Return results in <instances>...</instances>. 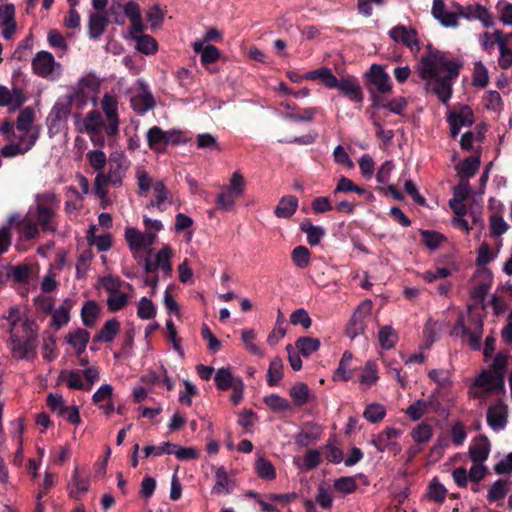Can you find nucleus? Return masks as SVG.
Returning <instances> with one entry per match:
<instances>
[{
	"label": "nucleus",
	"instance_id": "obj_4",
	"mask_svg": "<svg viewBox=\"0 0 512 512\" xmlns=\"http://www.w3.org/2000/svg\"><path fill=\"white\" fill-rule=\"evenodd\" d=\"M101 108L107 120L105 133L108 137H114L119 133L118 103L115 96L105 94L101 101Z\"/></svg>",
	"mask_w": 512,
	"mask_h": 512
},
{
	"label": "nucleus",
	"instance_id": "obj_62",
	"mask_svg": "<svg viewBox=\"0 0 512 512\" xmlns=\"http://www.w3.org/2000/svg\"><path fill=\"white\" fill-rule=\"evenodd\" d=\"M334 488L341 493L350 494L357 489V483L353 477H340L334 481Z\"/></svg>",
	"mask_w": 512,
	"mask_h": 512
},
{
	"label": "nucleus",
	"instance_id": "obj_15",
	"mask_svg": "<svg viewBox=\"0 0 512 512\" xmlns=\"http://www.w3.org/2000/svg\"><path fill=\"white\" fill-rule=\"evenodd\" d=\"M474 385L485 387L488 391H500L504 389L503 375H492L490 371H483L475 380Z\"/></svg>",
	"mask_w": 512,
	"mask_h": 512
},
{
	"label": "nucleus",
	"instance_id": "obj_61",
	"mask_svg": "<svg viewBox=\"0 0 512 512\" xmlns=\"http://www.w3.org/2000/svg\"><path fill=\"white\" fill-rule=\"evenodd\" d=\"M176 444L171 442H163L160 446L148 445L143 449L144 457L148 458L150 455L161 456L163 454H172V449Z\"/></svg>",
	"mask_w": 512,
	"mask_h": 512
},
{
	"label": "nucleus",
	"instance_id": "obj_50",
	"mask_svg": "<svg viewBox=\"0 0 512 512\" xmlns=\"http://www.w3.org/2000/svg\"><path fill=\"white\" fill-rule=\"evenodd\" d=\"M93 253L91 250H84L78 257L76 263V278L81 279L86 276L89 269L90 263L93 259Z\"/></svg>",
	"mask_w": 512,
	"mask_h": 512
},
{
	"label": "nucleus",
	"instance_id": "obj_19",
	"mask_svg": "<svg viewBox=\"0 0 512 512\" xmlns=\"http://www.w3.org/2000/svg\"><path fill=\"white\" fill-rule=\"evenodd\" d=\"M74 306V301L70 298H66L61 306L53 311L51 325L56 329L68 324L70 321V310Z\"/></svg>",
	"mask_w": 512,
	"mask_h": 512
},
{
	"label": "nucleus",
	"instance_id": "obj_20",
	"mask_svg": "<svg viewBox=\"0 0 512 512\" xmlns=\"http://www.w3.org/2000/svg\"><path fill=\"white\" fill-rule=\"evenodd\" d=\"M298 208V199L293 195L283 196L274 210V214L278 218L288 219L292 217Z\"/></svg>",
	"mask_w": 512,
	"mask_h": 512
},
{
	"label": "nucleus",
	"instance_id": "obj_40",
	"mask_svg": "<svg viewBox=\"0 0 512 512\" xmlns=\"http://www.w3.org/2000/svg\"><path fill=\"white\" fill-rule=\"evenodd\" d=\"M96 230L95 226H91L88 231L87 240L90 245L96 244L99 252H104L110 249L112 245L111 236L108 234L95 236L94 231Z\"/></svg>",
	"mask_w": 512,
	"mask_h": 512
},
{
	"label": "nucleus",
	"instance_id": "obj_53",
	"mask_svg": "<svg viewBox=\"0 0 512 512\" xmlns=\"http://www.w3.org/2000/svg\"><path fill=\"white\" fill-rule=\"evenodd\" d=\"M155 199H156V207L159 211H164L166 207L164 206V202L168 200L170 197V192L167 190L163 181H157L153 185Z\"/></svg>",
	"mask_w": 512,
	"mask_h": 512
},
{
	"label": "nucleus",
	"instance_id": "obj_30",
	"mask_svg": "<svg viewBox=\"0 0 512 512\" xmlns=\"http://www.w3.org/2000/svg\"><path fill=\"white\" fill-rule=\"evenodd\" d=\"M353 359V355L349 351H345L339 362L338 368L334 374V380L340 379L343 381H349L352 378V370L350 369V363Z\"/></svg>",
	"mask_w": 512,
	"mask_h": 512
},
{
	"label": "nucleus",
	"instance_id": "obj_56",
	"mask_svg": "<svg viewBox=\"0 0 512 512\" xmlns=\"http://www.w3.org/2000/svg\"><path fill=\"white\" fill-rule=\"evenodd\" d=\"M470 184L467 179L461 178L458 185L453 188V198L449 201L459 204L464 202L470 194Z\"/></svg>",
	"mask_w": 512,
	"mask_h": 512
},
{
	"label": "nucleus",
	"instance_id": "obj_23",
	"mask_svg": "<svg viewBox=\"0 0 512 512\" xmlns=\"http://www.w3.org/2000/svg\"><path fill=\"white\" fill-rule=\"evenodd\" d=\"M241 377H235L230 367L219 368L214 375V382L216 387L221 391H226L235 385L236 380H241Z\"/></svg>",
	"mask_w": 512,
	"mask_h": 512
},
{
	"label": "nucleus",
	"instance_id": "obj_60",
	"mask_svg": "<svg viewBox=\"0 0 512 512\" xmlns=\"http://www.w3.org/2000/svg\"><path fill=\"white\" fill-rule=\"evenodd\" d=\"M90 166L96 171H101L107 162L106 154L102 150H92L86 155Z\"/></svg>",
	"mask_w": 512,
	"mask_h": 512
},
{
	"label": "nucleus",
	"instance_id": "obj_55",
	"mask_svg": "<svg viewBox=\"0 0 512 512\" xmlns=\"http://www.w3.org/2000/svg\"><path fill=\"white\" fill-rule=\"evenodd\" d=\"M427 411V404L424 399H418L407 407L405 413L410 420L418 421Z\"/></svg>",
	"mask_w": 512,
	"mask_h": 512
},
{
	"label": "nucleus",
	"instance_id": "obj_37",
	"mask_svg": "<svg viewBox=\"0 0 512 512\" xmlns=\"http://www.w3.org/2000/svg\"><path fill=\"white\" fill-rule=\"evenodd\" d=\"M133 39L137 42V49L146 54H154L158 49L157 41L150 35H133Z\"/></svg>",
	"mask_w": 512,
	"mask_h": 512
},
{
	"label": "nucleus",
	"instance_id": "obj_7",
	"mask_svg": "<svg viewBox=\"0 0 512 512\" xmlns=\"http://www.w3.org/2000/svg\"><path fill=\"white\" fill-rule=\"evenodd\" d=\"M140 87L142 91L131 97L130 104L137 114L144 115L156 106V101L146 84L141 82Z\"/></svg>",
	"mask_w": 512,
	"mask_h": 512
},
{
	"label": "nucleus",
	"instance_id": "obj_35",
	"mask_svg": "<svg viewBox=\"0 0 512 512\" xmlns=\"http://www.w3.org/2000/svg\"><path fill=\"white\" fill-rule=\"evenodd\" d=\"M490 452V444L486 437H484V441L482 443H477L470 447L469 454L473 463H482L484 462Z\"/></svg>",
	"mask_w": 512,
	"mask_h": 512
},
{
	"label": "nucleus",
	"instance_id": "obj_45",
	"mask_svg": "<svg viewBox=\"0 0 512 512\" xmlns=\"http://www.w3.org/2000/svg\"><path fill=\"white\" fill-rule=\"evenodd\" d=\"M257 475L264 480H273L276 477V472L272 463L265 459L259 458L255 463Z\"/></svg>",
	"mask_w": 512,
	"mask_h": 512
},
{
	"label": "nucleus",
	"instance_id": "obj_48",
	"mask_svg": "<svg viewBox=\"0 0 512 512\" xmlns=\"http://www.w3.org/2000/svg\"><path fill=\"white\" fill-rule=\"evenodd\" d=\"M452 119L459 122L461 126H471L474 122L472 109L468 105H463L459 111H452L448 114Z\"/></svg>",
	"mask_w": 512,
	"mask_h": 512
},
{
	"label": "nucleus",
	"instance_id": "obj_28",
	"mask_svg": "<svg viewBox=\"0 0 512 512\" xmlns=\"http://www.w3.org/2000/svg\"><path fill=\"white\" fill-rule=\"evenodd\" d=\"M284 376L283 362L280 357H275L270 361L267 371V384L270 387L277 386Z\"/></svg>",
	"mask_w": 512,
	"mask_h": 512
},
{
	"label": "nucleus",
	"instance_id": "obj_5",
	"mask_svg": "<svg viewBox=\"0 0 512 512\" xmlns=\"http://www.w3.org/2000/svg\"><path fill=\"white\" fill-rule=\"evenodd\" d=\"M147 143L151 150L163 151L169 144H177L180 141L179 133L175 131H164L158 126L151 127L146 134Z\"/></svg>",
	"mask_w": 512,
	"mask_h": 512
},
{
	"label": "nucleus",
	"instance_id": "obj_44",
	"mask_svg": "<svg viewBox=\"0 0 512 512\" xmlns=\"http://www.w3.org/2000/svg\"><path fill=\"white\" fill-rule=\"evenodd\" d=\"M360 383L365 384L368 387L376 384L378 380V368L374 361H367L363 373L360 376Z\"/></svg>",
	"mask_w": 512,
	"mask_h": 512
},
{
	"label": "nucleus",
	"instance_id": "obj_49",
	"mask_svg": "<svg viewBox=\"0 0 512 512\" xmlns=\"http://www.w3.org/2000/svg\"><path fill=\"white\" fill-rule=\"evenodd\" d=\"M172 251L169 247L165 246L156 255V266L163 270L166 275H171L172 264H171Z\"/></svg>",
	"mask_w": 512,
	"mask_h": 512
},
{
	"label": "nucleus",
	"instance_id": "obj_36",
	"mask_svg": "<svg viewBox=\"0 0 512 512\" xmlns=\"http://www.w3.org/2000/svg\"><path fill=\"white\" fill-rule=\"evenodd\" d=\"M411 436L416 443H427L433 436V428L430 424L422 422L412 429Z\"/></svg>",
	"mask_w": 512,
	"mask_h": 512
},
{
	"label": "nucleus",
	"instance_id": "obj_63",
	"mask_svg": "<svg viewBox=\"0 0 512 512\" xmlns=\"http://www.w3.org/2000/svg\"><path fill=\"white\" fill-rule=\"evenodd\" d=\"M239 196L232 191L226 189L225 191H222L218 194L216 199V205L217 208L223 209V210H229L234 204L236 198Z\"/></svg>",
	"mask_w": 512,
	"mask_h": 512
},
{
	"label": "nucleus",
	"instance_id": "obj_33",
	"mask_svg": "<svg viewBox=\"0 0 512 512\" xmlns=\"http://www.w3.org/2000/svg\"><path fill=\"white\" fill-rule=\"evenodd\" d=\"M422 243L430 250L437 249L441 243L446 241V237L434 230H420Z\"/></svg>",
	"mask_w": 512,
	"mask_h": 512
},
{
	"label": "nucleus",
	"instance_id": "obj_59",
	"mask_svg": "<svg viewBox=\"0 0 512 512\" xmlns=\"http://www.w3.org/2000/svg\"><path fill=\"white\" fill-rule=\"evenodd\" d=\"M489 82L488 70L482 62H476L473 72V86L485 87Z\"/></svg>",
	"mask_w": 512,
	"mask_h": 512
},
{
	"label": "nucleus",
	"instance_id": "obj_16",
	"mask_svg": "<svg viewBox=\"0 0 512 512\" xmlns=\"http://www.w3.org/2000/svg\"><path fill=\"white\" fill-rule=\"evenodd\" d=\"M487 423L494 431H500L507 424L506 407L502 405L490 406L487 410Z\"/></svg>",
	"mask_w": 512,
	"mask_h": 512
},
{
	"label": "nucleus",
	"instance_id": "obj_38",
	"mask_svg": "<svg viewBox=\"0 0 512 512\" xmlns=\"http://www.w3.org/2000/svg\"><path fill=\"white\" fill-rule=\"evenodd\" d=\"M263 402L274 412L291 410L289 401L277 394H270L263 398Z\"/></svg>",
	"mask_w": 512,
	"mask_h": 512
},
{
	"label": "nucleus",
	"instance_id": "obj_1",
	"mask_svg": "<svg viewBox=\"0 0 512 512\" xmlns=\"http://www.w3.org/2000/svg\"><path fill=\"white\" fill-rule=\"evenodd\" d=\"M462 63L448 53L427 46V54L421 57L419 73L422 79L430 80L431 91L446 104L452 95V86L458 78Z\"/></svg>",
	"mask_w": 512,
	"mask_h": 512
},
{
	"label": "nucleus",
	"instance_id": "obj_24",
	"mask_svg": "<svg viewBox=\"0 0 512 512\" xmlns=\"http://www.w3.org/2000/svg\"><path fill=\"white\" fill-rule=\"evenodd\" d=\"M109 20L105 15L94 13L91 14L88 21V33L91 39H98L108 26Z\"/></svg>",
	"mask_w": 512,
	"mask_h": 512
},
{
	"label": "nucleus",
	"instance_id": "obj_64",
	"mask_svg": "<svg viewBox=\"0 0 512 512\" xmlns=\"http://www.w3.org/2000/svg\"><path fill=\"white\" fill-rule=\"evenodd\" d=\"M290 322L293 325H301L303 328L308 329L312 324V319L305 309L299 308L290 315Z\"/></svg>",
	"mask_w": 512,
	"mask_h": 512
},
{
	"label": "nucleus",
	"instance_id": "obj_57",
	"mask_svg": "<svg viewBox=\"0 0 512 512\" xmlns=\"http://www.w3.org/2000/svg\"><path fill=\"white\" fill-rule=\"evenodd\" d=\"M479 166V157L469 156L462 161L460 172L462 173V175L466 176V179L468 180L469 177H472L477 173Z\"/></svg>",
	"mask_w": 512,
	"mask_h": 512
},
{
	"label": "nucleus",
	"instance_id": "obj_2",
	"mask_svg": "<svg viewBox=\"0 0 512 512\" xmlns=\"http://www.w3.org/2000/svg\"><path fill=\"white\" fill-rule=\"evenodd\" d=\"M22 332L24 338L19 336L15 331L10 330L9 344L12 355L17 359L28 358L29 354L34 352L37 347V330L38 326L34 320L26 318L22 324Z\"/></svg>",
	"mask_w": 512,
	"mask_h": 512
},
{
	"label": "nucleus",
	"instance_id": "obj_32",
	"mask_svg": "<svg viewBox=\"0 0 512 512\" xmlns=\"http://www.w3.org/2000/svg\"><path fill=\"white\" fill-rule=\"evenodd\" d=\"M291 259L299 269H305L310 265L311 253L306 246L299 245L291 252Z\"/></svg>",
	"mask_w": 512,
	"mask_h": 512
},
{
	"label": "nucleus",
	"instance_id": "obj_42",
	"mask_svg": "<svg viewBox=\"0 0 512 512\" xmlns=\"http://www.w3.org/2000/svg\"><path fill=\"white\" fill-rule=\"evenodd\" d=\"M125 239L132 252L138 251L143 248L144 237L143 233L133 227H128L125 230Z\"/></svg>",
	"mask_w": 512,
	"mask_h": 512
},
{
	"label": "nucleus",
	"instance_id": "obj_18",
	"mask_svg": "<svg viewBox=\"0 0 512 512\" xmlns=\"http://www.w3.org/2000/svg\"><path fill=\"white\" fill-rule=\"evenodd\" d=\"M305 80H320L323 85L333 89L338 84V79L328 67H320L304 74Z\"/></svg>",
	"mask_w": 512,
	"mask_h": 512
},
{
	"label": "nucleus",
	"instance_id": "obj_14",
	"mask_svg": "<svg viewBox=\"0 0 512 512\" xmlns=\"http://www.w3.org/2000/svg\"><path fill=\"white\" fill-rule=\"evenodd\" d=\"M389 37L413 51V44L416 42L417 31L414 28H407L402 24H398L389 30Z\"/></svg>",
	"mask_w": 512,
	"mask_h": 512
},
{
	"label": "nucleus",
	"instance_id": "obj_21",
	"mask_svg": "<svg viewBox=\"0 0 512 512\" xmlns=\"http://www.w3.org/2000/svg\"><path fill=\"white\" fill-rule=\"evenodd\" d=\"M495 42L498 44L500 50V57L498 60L499 66L502 69H508L512 66V50L504 39L503 32L497 30L494 32Z\"/></svg>",
	"mask_w": 512,
	"mask_h": 512
},
{
	"label": "nucleus",
	"instance_id": "obj_58",
	"mask_svg": "<svg viewBox=\"0 0 512 512\" xmlns=\"http://www.w3.org/2000/svg\"><path fill=\"white\" fill-rule=\"evenodd\" d=\"M484 105L488 110L500 111L503 107V101L498 91H487L483 97Z\"/></svg>",
	"mask_w": 512,
	"mask_h": 512
},
{
	"label": "nucleus",
	"instance_id": "obj_6",
	"mask_svg": "<svg viewBox=\"0 0 512 512\" xmlns=\"http://www.w3.org/2000/svg\"><path fill=\"white\" fill-rule=\"evenodd\" d=\"M371 310V302L366 300L361 303L356 311L353 313L351 319L346 326V335L350 339H354L360 334L364 333L365 324L364 319L369 316Z\"/></svg>",
	"mask_w": 512,
	"mask_h": 512
},
{
	"label": "nucleus",
	"instance_id": "obj_9",
	"mask_svg": "<svg viewBox=\"0 0 512 512\" xmlns=\"http://www.w3.org/2000/svg\"><path fill=\"white\" fill-rule=\"evenodd\" d=\"M344 96L354 103L363 102V92L355 77L347 76L338 80L336 87Z\"/></svg>",
	"mask_w": 512,
	"mask_h": 512
},
{
	"label": "nucleus",
	"instance_id": "obj_3",
	"mask_svg": "<svg viewBox=\"0 0 512 512\" xmlns=\"http://www.w3.org/2000/svg\"><path fill=\"white\" fill-rule=\"evenodd\" d=\"M58 204L59 200L54 193L45 192L36 196L35 219L44 232H54L56 230V227L52 224V219L55 216V209Z\"/></svg>",
	"mask_w": 512,
	"mask_h": 512
},
{
	"label": "nucleus",
	"instance_id": "obj_34",
	"mask_svg": "<svg viewBox=\"0 0 512 512\" xmlns=\"http://www.w3.org/2000/svg\"><path fill=\"white\" fill-rule=\"evenodd\" d=\"M32 275V269L27 264L12 266L8 276L19 284H28Z\"/></svg>",
	"mask_w": 512,
	"mask_h": 512
},
{
	"label": "nucleus",
	"instance_id": "obj_8",
	"mask_svg": "<svg viewBox=\"0 0 512 512\" xmlns=\"http://www.w3.org/2000/svg\"><path fill=\"white\" fill-rule=\"evenodd\" d=\"M483 323L482 321H476L475 327L479 330L477 331H471L469 327H467L464 324V320L462 318H459L455 327H454V333L456 335L461 334L463 338L467 341L469 347L473 350H479L481 347V331H482Z\"/></svg>",
	"mask_w": 512,
	"mask_h": 512
},
{
	"label": "nucleus",
	"instance_id": "obj_22",
	"mask_svg": "<svg viewBox=\"0 0 512 512\" xmlns=\"http://www.w3.org/2000/svg\"><path fill=\"white\" fill-rule=\"evenodd\" d=\"M402 434V431L393 427H388L378 435L374 436L371 443L379 452H383L393 441Z\"/></svg>",
	"mask_w": 512,
	"mask_h": 512
},
{
	"label": "nucleus",
	"instance_id": "obj_26",
	"mask_svg": "<svg viewBox=\"0 0 512 512\" xmlns=\"http://www.w3.org/2000/svg\"><path fill=\"white\" fill-rule=\"evenodd\" d=\"M289 395L292 398L294 404L298 407H302L307 404L312 397L309 387L303 382L295 383L291 387Z\"/></svg>",
	"mask_w": 512,
	"mask_h": 512
},
{
	"label": "nucleus",
	"instance_id": "obj_25",
	"mask_svg": "<svg viewBox=\"0 0 512 512\" xmlns=\"http://www.w3.org/2000/svg\"><path fill=\"white\" fill-rule=\"evenodd\" d=\"M105 120L98 110L89 111L84 120L83 126L86 133H96L97 131H105Z\"/></svg>",
	"mask_w": 512,
	"mask_h": 512
},
{
	"label": "nucleus",
	"instance_id": "obj_12",
	"mask_svg": "<svg viewBox=\"0 0 512 512\" xmlns=\"http://www.w3.org/2000/svg\"><path fill=\"white\" fill-rule=\"evenodd\" d=\"M55 64L54 56L50 52L40 51L32 61V68L38 76L47 77L53 72Z\"/></svg>",
	"mask_w": 512,
	"mask_h": 512
},
{
	"label": "nucleus",
	"instance_id": "obj_31",
	"mask_svg": "<svg viewBox=\"0 0 512 512\" xmlns=\"http://www.w3.org/2000/svg\"><path fill=\"white\" fill-rule=\"evenodd\" d=\"M295 347L303 356H310L320 347V341L313 337H299L295 342Z\"/></svg>",
	"mask_w": 512,
	"mask_h": 512
},
{
	"label": "nucleus",
	"instance_id": "obj_11",
	"mask_svg": "<svg viewBox=\"0 0 512 512\" xmlns=\"http://www.w3.org/2000/svg\"><path fill=\"white\" fill-rule=\"evenodd\" d=\"M366 76L369 82L376 86L379 93H386L391 90L392 83L390 77L382 66L373 64Z\"/></svg>",
	"mask_w": 512,
	"mask_h": 512
},
{
	"label": "nucleus",
	"instance_id": "obj_41",
	"mask_svg": "<svg viewBox=\"0 0 512 512\" xmlns=\"http://www.w3.org/2000/svg\"><path fill=\"white\" fill-rule=\"evenodd\" d=\"M38 224L33 222L31 219L24 217L20 221H17L16 228L27 240L34 239L38 233Z\"/></svg>",
	"mask_w": 512,
	"mask_h": 512
},
{
	"label": "nucleus",
	"instance_id": "obj_52",
	"mask_svg": "<svg viewBox=\"0 0 512 512\" xmlns=\"http://www.w3.org/2000/svg\"><path fill=\"white\" fill-rule=\"evenodd\" d=\"M148 22L152 31L159 29L164 22V12L158 4L152 5L146 12Z\"/></svg>",
	"mask_w": 512,
	"mask_h": 512
},
{
	"label": "nucleus",
	"instance_id": "obj_27",
	"mask_svg": "<svg viewBox=\"0 0 512 512\" xmlns=\"http://www.w3.org/2000/svg\"><path fill=\"white\" fill-rule=\"evenodd\" d=\"M100 307L96 301L89 300L84 303L81 309V319L84 326L92 328L99 315Z\"/></svg>",
	"mask_w": 512,
	"mask_h": 512
},
{
	"label": "nucleus",
	"instance_id": "obj_17",
	"mask_svg": "<svg viewBox=\"0 0 512 512\" xmlns=\"http://www.w3.org/2000/svg\"><path fill=\"white\" fill-rule=\"evenodd\" d=\"M120 331V322L116 318H112L105 322L102 328L93 337V342L110 343L114 340Z\"/></svg>",
	"mask_w": 512,
	"mask_h": 512
},
{
	"label": "nucleus",
	"instance_id": "obj_43",
	"mask_svg": "<svg viewBox=\"0 0 512 512\" xmlns=\"http://www.w3.org/2000/svg\"><path fill=\"white\" fill-rule=\"evenodd\" d=\"M317 111L318 108L316 107L304 108L299 111H292L290 113H286L284 114V118L286 120H290L293 122H311L313 121Z\"/></svg>",
	"mask_w": 512,
	"mask_h": 512
},
{
	"label": "nucleus",
	"instance_id": "obj_39",
	"mask_svg": "<svg viewBox=\"0 0 512 512\" xmlns=\"http://www.w3.org/2000/svg\"><path fill=\"white\" fill-rule=\"evenodd\" d=\"M35 112L31 107H25L20 111L16 120V128L19 131L29 132L34 122Z\"/></svg>",
	"mask_w": 512,
	"mask_h": 512
},
{
	"label": "nucleus",
	"instance_id": "obj_10",
	"mask_svg": "<svg viewBox=\"0 0 512 512\" xmlns=\"http://www.w3.org/2000/svg\"><path fill=\"white\" fill-rule=\"evenodd\" d=\"M71 113V101H58L47 117L49 131L59 130L60 124L67 121Z\"/></svg>",
	"mask_w": 512,
	"mask_h": 512
},
{
	"label": "nucleus",
	"instance_id": "obj_47",
	"mask_svg": "<svg viewBox=\"0 0 512 512\" xmlns=\"http://www.w3.org/2000/svg\"><path fill=\"white\" fill-rule=\"evenodd\" d=\"M446 494L447 490L444 485L437 478H434L428 486V498L436 503H442L446 498Z\"/></svg>",
	"mask_w": 512,
	"mask_h": 512
},
{
	"label": "nucleus",
	"instance_id": "obj_29",
	"mask_svg": "<svg viewBox=\"0 0 512 512\" xmlns=\"http://www.w3.org/2000/svg\"><path fill=\"white\" fill-rule=\"evenodd\" d=\"M378 339L380 346L385 350H389L396 345L398 341V334L392 326L385 325L380 327Z\"/></svg>",
	"mask_w": 512,
	"mask_h": 512
},
{
	"label": "nucleus",
	"instance_id": "obj_13",
	"mask_svg": "<svg viewBox=\"0 0 512 512\" xmlns=\"http://www.w3.org/2000/svg\"><path fill=\"white\" fill-rule=\"evenodd\" d=\"M460 16L466 19L475 18L482 22L483 26L488 28L492 26V15L487 8L481 4L468 5L467 7L458 6Z\"/></svg>",
	"mask_w": 512,
	"mask_h": 512
},
{
	"label": "nucleus",
	"instance_id": "obj_51",
	"mask_svg": "<svg viewBox=\"0 0 512 512\" xmlns=\"http://www.w3.org/2000/svg\"><path fill=\"white\" fill-rule=\"evenodd\" d=\"M137 315L139 318L148 320L156 316V307L152 300L147 297H142L138 303Z\"/></svg>",
	"mask_w": 512,
	"mask_h": 512
},
{
	"label": "nucleus",
	"instance_id": "obj_54",
	"mask_svg": "<svg viewBox=\"0 0 512 512\" xmlns=\"http://www.w3.org/2000/svg\"><path fill=\"white\" fill-rule=\"evenodd\" d=\"M386 415L385 408L380 404L368 405L363 413V417L371 423L380 422Z\"/></svg>",
	"mask_w": 512,
	"mask_h": 512
},
{
	"label": "nucleus",
	"instance_id": "obj_46",
	"mask_svg": "<svg viewBox=\"0 0 512 512\" xmlns=\"http://www.w3.org/2000/svg\"><path fill=\"white\" fill-rule=\"evenodd\" d=\"M507 485L508 482L506 480H497L488 491V501L492 503L503 500L508 492Z\"/></svg>",
	"mask_w": 512,
	"mask_h": 512
}]
</instances>
